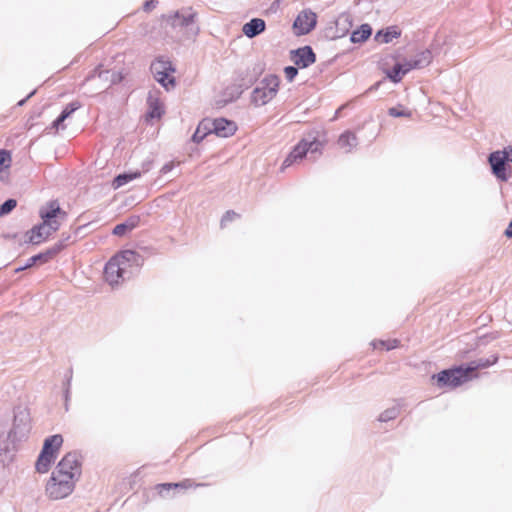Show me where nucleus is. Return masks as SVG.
I'll list each match as a JSON object with an SVG mask.
<instances>
[{"label": "nucleus", "instance_id": "obj_32", "mask_svg": "<svg viewBox=\"0 0 512 512\" xmlns=\"http://www.w3.org/2000/svg\"><path fill=\"white\" fill-rule=\"evenodd\" d=\"M38 262H40V263L48 262V259H47L46 255L44 254V252L30 257L27 260V262H26V264L24 266L19 267V268L16 269V272H20V271H23V270H25L27 268H30L33 265H35L36 263H38Z\"/></svg>", "mask_w": 512, "mask_h": 512}, {"label": "nucleus", "instance_id": "obj_29", "mask_svg": "<svg viewBox=\"0 0 512 512\" xmlns=\"http://www.w3.org/2000/svg\"><path fill=\"white\" fill-rule=\"evenodd\" d=\"M335 24L337 31L340 32L342 36L345 35L349 27L351 26L350 15L346 13L339 15L335 21Z\"/></svg>", "mask_w": 512, "mask_h": 512}, {"label": "nucleus", "instance_id": "obj_4", "mask_svg": "<svg viewBox=\"0 0 512 512\" xmlns=\"http://www.w3.org/2000/svg\"><path fill=\"white\" fill-rule=\"evenodd\" d=\"M32 429L30 412L26 408H17L14 411L12 428L8 433V439L12 443L21 442L29 437Z\"/></svg>", "mask_w": 512, "mask_h": 512}, {"label": "nucleus", "instance_id": "obj_40", "mask_svg": "<svg viewBox=\"0 0 512 512\" xmlns=\"http://www.w3.org/2000/svg\"><path fill=\"white\" fill-rule=\"evenodd\" d=\"M236 217H238V214L236 212L227 211L221 219V226H225L228 222L234 220Z\"/></svg>", "mask_w": 512, "mask_h": 512}, {"label": "nucleus", "instance_id": "obj_45", "mask_svg": "<svg viewBox=\"0 0 512 512\" xmlns=\"http://www.w3.org/2000/svg\"><path fill=\"white\" fill-rule=\"evenodd\" d=\"M35 92H36V91L34 90V91H32L31 93H29V94H28V96H27L26 98H24V99L20 100V101L17 103V105H18V106H23V105L25 104V102L27 101V99H29L30 97H32V96L35 94Z\"/></svg>", "mask_w": 512, "mask_h": 512}, {"label": "nucleus", "instance_id": "obj_19", "mask_svg": "<svg viewBox=\"0 0 512 512\" xmlns=\"http://www.w3.org/2000/svg\"><path fill=\"white\" fill-rule=\"evenodd\" d=\"M338 145L345 153H350L358 145V139L353 132L345 131L339 136Z\"/></svg>", "mask_w": 512, "mask_h": 512}, {"label": "nucleus", "instance_id": "obj_5", "mask_svg": "<svg viewBox=\"0 0 512 512\" xmlns=\"http://www.w3.org/2000/svg\"><path fill=\"white\" fill-rule=\"evenodd\" d=\"M279 79L274 75L263 78L252 91V102L262 106L271 101L277 94Z\"/></svg>", "mask_w": 512, "mask_h": 512}, {"label": "nucleus", "instance_id": "obj_12", "mask_svg": "<svg viewBox=\"0 0 512 512\" xmlns=\"http://www.w3.org/2000/svg\"><path fill=\"white\" fill-rule=\"evenodd\" d=\"M237 130L235 122L217 118L211 121V127H209V133H214L218 137L227 138L232 136Z\"/></svg>", "mask_w": 512, "mask_h": 512}, {"label": "nucleus", "instance_id": "obj_28", "mask_svg": "<svg viewBox=\"0 0 512 512\" xmlns=\"http://www.w3.org/2000/svg\"><path fill=\"white\" fill-rule=\"evenodd\" d=\"M140 172H130V173H123L119 174L117 177H115L113 181L114 188H120L127 183L131 182L132 180L140 177Z\"/></svg>", "mask_w": 512, "mask_h": 512}, {"label": "nucleus", "instance_id": "obj_34", "mask_svg": "<svg viewBox=\"0 0 512 512\" xmlns=\"http://www.w3.org/2000/svg\"><path fill=\"white\" fill-rule=\"evenodd\" d=\"M388 114L391 117H407L410 118L412 116V111L406 109L403 105H397L395 107H391L388 109Z\"/></svg>", "mask_w": 512, "mask_h": 512}, {"label": "nucleus", "instance_id": "obj_23", "mask_svg": "<svg viewBox=\"0 0 512 512\" xmlns=\"http://www.w3.org/2000/svg\"><path fill=\"white\" fill-rule=\"evenodd\" d=\"M371 33V26L369 24H362L357 30L352 32L350 40L353 43H362L371 36Z\"/></svg>", "mask_w": 512, "mask_h": 512}, {"label": "nucleus", "instance_id": "obj_48", "mask_svg": "<svg viewBox=\"0 0 512 512\" xmlns=\"http://www.w3.org/2000/svg\"><path fill=\"white\" fill-rule=\"evenodd\" d=\"M170 170H171V166H170V165H168V164H167V165H164V166H163V168H162V171H163L164 173H167V172H168V171H170Z\"/></svg>", "mask_w": 512, "mask_h": 512}, {"label": "nucleus", "instance_id": "obj_6", "mask_svg": "<svg viewBox=\"0 0 512 512\" xmlns=\"http://www.w3.org/2000/svg\"><path fill=\"white\" fill-rule=\"evenodd\" d=\"M76 480L65 479L52 472V475L46 485V494L52 500H59L69 496L75 488Z\"/></svg>", "mask_w": 512, "mask_h": 512}, {"label": "nucleus", "instance_id": "obj_27", "mask_svg": "<svg viewBox=\"0 0 512 512\" xmlns=\"http://www.w3.org/2000/svg\"><path fill=\"white\" fill-rule=\"evenodd\" d=\"M62 443L63 437L60 434H55L46 438L43 446H46L48 444V448L46 449V451L56 455V452L59 450Z\"/></svg>", "mask_w": 512, "mask_h": 512}, {"label": "nucleus", "instance_id": "obj_24", "mask_svg": "<svg viewBox=\"0 0 512 512\" xmlns=\"http://www.w3.org/2000/svg\"><path fill=\"white\" fill-rule=\"evenodd\" d=\"M192 484L190 482V480H185V481H182V482H179V483H162V484H158L156 486V490L158 491V493L165 497L167 495V493L171 490V489H178V488H181V489H187L189 487H191Z\"/></svg>", "mask_w": 512, "mask_h": 512}, {"label": "nucleus", "instance_id": "obj_7", "mask_svg": "<svg viewBox=\"0 0 512 512\" xmlns=\"http://www.w3.org/2000/svg\"><path fill=\"white\" fill-rule=\"evenodd\" d=\"M432 378H436L437 384L441 388H456L471 380V376L464 366L443 370L437 375H433Z\"/></svg>", "mask_w": 512, "mask_h": 512}, {"label": "nucleus", "instance_id": "obj_35", "mask_svg": "<svg viewBox=\"0 0 512 512\" xmlns=\"http://www.w3.org/2000/svg\"><path fill=\"white\" fill-rule=\"evenodd\" d=\"M399 414V409L397 407H391L383 411L380 415L378 420L380 422H387L392 419H395Z\"/></svg>", "mask_w": 512, "mask_h": 512}, {"label": "nucleus", "instance_id": "obj_49", "mask_svg": "<svg viewBox=\"0 0 512 512\" xmlns=\"http://www.w3.org/2000/svg\"><path fill=\"white\" fill-rule=\"evenodd\" d=\"M380 85V82L376 83L374 86L371 87V89H377Z\"/></svg>", "mask_w": 512, "mask_h": 512}, {"label": "nucleus", "instance_id": "obj_14", "mask_svg": "<svg viewBox=\"0 0 512 512\" xmlns=\"http://www.w3.org/2000/svg\"><path fill=\"white\" fill-rule=\"evenodd\" d=\"M147 104H148V112H147V118L150 119H159L164 110L162 102L160 101L158 97V92H150L147 98Z\"/></svg>", "mask_w": 512, "mask_h": 512}, {"label": "nucleus", "instance_id": "obj_11", "mask_svg": "<svg viewBox=\"0 0 512 512\" xmlns=\"http://www.w3.org/2000/svg\"><path fill=\"white\" fill-rule=\"evenodd\" d=\"M316 22V14L311 10H304L295 19L293 27L297 35H305L315 27Z\"/></svg>", "mask_w": 512, "mask_h": 512}, {"label": "nucleus", "instance_id": "obj_38", "mask_svg": "<svg viewBox=\"0 0 512 512\" xmlns=\"http://www.w3.org/2000/svg\"><path fill=\"white\" fill-rule=\"evenodd\" d=\"M109 74H110V72L108 70L101 71L99 69H94L91 72V74L86 78V80H91V79L95 78L96 76L107 80Z\"/></svg>", "mask_w": 512, "mask_h": 512}, {"label": "nucleus", "instance_id": "obj_33", "mask_svg": "<svg viewBox=\"0 0 512 512\" xmlns=\"http://www.w3.org/2000/svg\"><path fill=\"white\" fill-rule=\"evenodd\" d=\"M371 345L374 349H385L387 351L392 350L399 345V341L397 339H391V340H378L371 342Z\"/></svg>", "mask_w": 512, "mask_h": 512}, {"label": "nucleus", "instance_id": "obj_50", "mask_svg": "<svg viewBox=\"0 0 512 512\" xmlns=\"http://www.w3.org/2000/svg\"><path fill=\"white\" fill-rule=\"evenodd\" d=\"M70 382H71V377L68 379V382H67L68 386L70 385Z\"/></svg>", "mask_w": 512, "mask_h": 512}, {"label": "nucleus", "instance_id": "obj_44", "mask_svg": "<svg viewBox=\"0 0 512 512\" xmlns=\"http://www.w3.org/2000/svg\"><path fill=\"white\" fill-rule=\"evenodd\" d=\"M121 79H122V77L120 76V74H118V73H116V72H113V73L111 74V80H110V82H111V84H115V83L120 82V81H121Z\"/></svg>", "mask_w": 512, "mask_h": 512}, {"label": "nucleus", "instance_id": "obj_42", "mask_svg": "<svg viewBox=\"0 0 512 512\" xmlns=\"http://www.w3.org/2000/svg\"><path fill=\"white\" fill-rule=\"evenodd\" d=\"M400 66L403 68V72L405 75L411 70L417 69L416 67H414V62L412 61V59L404 60L402 63H400Z\"/></svg>", "mask_w": 512, "mask_h": 512}, {"label": "nucleus", "instance_id": "obj_9", "mask_svg": "<svg viewBox=\"0 0 512 512\" xmlns=\"http://www.w3.org/2000/svg\"><path fill=\"white\" fill-rule=\"evenodd\" d=\"M174 71L175 69L168 60L157 59L151 64V72L154 75L155 80L166 90H169L170 87H174L175 80L174 77L171 76Z\"/></svg>", "mask_w": 512, "mask_h": 512}, {"label": "nucleus", "instance_id": "obj_13", "mask_svg": "<svg viewBox=\"0 0 512 512\" xmlns=\"http://www.w3.org/2000/svg\"><path fill=\"white\" fill-rule=\"evenodd\" d=\"M292 60L295 65L306 68L315 62L316 56L311 47L304 46L292 51Z\"/></svg>", "mask_w": 512, "mask_h": 512}, {"label": "nucleus", "instance_id": "obj_22", "mask_svg": "<svg viewBox=\"0 0 512 512\" xmlns=\"http://www.w3.org/2000/svg\"><path fill=\"white\" fill-rule=\"evenodd\" d=\"M498 360V357L497 356H491L490 358H481V359H478L476 361H473L471 362L468 366H466V370L468 372V374L471 376V378L473 377V372H475L477 369H480V368H487L493 364H495Z\"/></svg>", "mask_w": 512, "mask_h": 512}, {"label": "nucleus", "instance_id": "obj_2", "mask_svg": "<svg viewBox=\"0 0 512 512\" xmlns=\"http://www.w3.org/2000/svg\"><path fill=\"white\" fill-rule=\"evenodd\" d=\"M39 216L42 223L32 227L27 233V242L40 244L45 241L52 233L60 228L59 218L64 219L66 213L61 210L57 201L52 200L39 209Z\"/></svg>", "mask_w": 512, "mask_h": 512}, {"label": "nucleus", "instance_id": "obj_47", "mask_svg": "<svg viewBox=\"0 0 512 512\" xmlns=\"http://www.w3.org/2000/svg\"><path fill=\"white\" fill-rule=\"evenodd\" d=\"M507 148V156H508V162L512 163V147L508 146Z\"/></svg>", "mask_w": 512, "mask_h": 512}, {"label": "nucleus", "instance_id": "obj_18", "mask_svg": "<svg viewBox=\"0 0 512 512\" xmlns=\"http://www.w3.org/2000/svg\"><path fill=\"white\" fill-rule=\"evenodd\" d=\"M47 448H48V444L46 446H43L42 451H41V453L37 459V462H36V470L39 473L48 472L51 463L56 458V455L46 451Z\"/></svg>", "mask_w": 512, "mask_h": 512}, {"label": "nucleus", "instance_id": "obj_39", "mask_svg": "<svg viewBox=\"0 0 512 512\" xmlns=\"http://www.w3.org/2000/svg\"><path fill=\"white\" fill-rule=\"evenodd\" d=\"M285 77L288 81H292L298 74V70L294 66H288L284 69Z\"/></svg>", "mask_w": 512, "mask_h": 512}, {"label": "nucleus", "instance_id": "obj_15", "mask_svg": "<svg viewBox=\"0 0 512 512\" xmlns=\"http://www.w3.org/2000/svg\"><path fill=\"white\" fill-rule=\"evenodd\" d=\"M266 28V23L261 18H253L242 27L243 34L248 38H254L261 34Z\"/></svg>", "mask_w": 512, "mask_h": 512}, {"label": "nucleus", "instance_id": "obj_31", "mask_svg": "<svg viewBox=\"0 0 512 512\" xmlns=\"http://www.w3.org/2000/svg\"><path fill=\"white\" fill-rule=\"evenodd\" d=\"M208 122H201L197 127L196 131L192 135V141L195 143H200L204 137L209 133Z\"/></svg>", "mask_w": 512, "mask_h": 512}, {"label": "nucleus", "instance_id": "obj_46", "mask_svg": "<svg viewBox=\"0 0 512 512\" xmlns=\"http://www.w3.org/2000/svg\"><path fill=\"white\" fill-rule=\"evenodd\" d=\"M504 234L507 236V237H512V220L510 221L508 227L506 228Z\"/></svg>", "mask_w": 512, "mask_h": 512}, {"label": "nucleus", "instance_id": "obj_25", "mask_svg": "<svg viewBox=\"0 0 512 512\" xmlns=\"http://www.w3.org/2000/svg\"><path fill=\"white\" fill-rule=\"evenodd\" d=\"M432 53L429 49L423 50L419 53H417L413 58L412 61L414 62V67L417 69L424 68L428 66L432 61Z\"/></svg>", "mask_w": 512, "mask_h": 512}, {"label": "nucleus", "instance_id": "obj_36", "mask_svg": "<svg viewBox=\"0 0 512 512\" xmlns=\"http://www.w3.org/2000/svg\"><path fill=\"white\" fill-rule=\"evenodd\" d=\"M17 205L15 199H8L0 206V217L9 214Z\"/></svg>", "mask_w": 512, "mask_h": 512}, {"label": "nucleus", "instance_id": "obj_41", "mask_svg": "<svg viewBox=\"0 0 512 512\" xmlns=\"http://www.w3.org/2000/svg\"><path fill=\"white\" fill-rule=\"evenodd\" d=\"M8 451V445L5 440L2 439V433L0 432V462H4V457Z\"/></svg>", "mask_w": 512, "mask_h": 512}, {"label": "nucleus", "instance_id": "obj_26", "mask_svg": "<svg viewBox=\"0 0 512 512\" xmlns=\"http://www.w3.org/2000/svg\"><path fill=\"white\" fill-rule=\"evenodd\" d=\"M11 154L7 150H0V180L7 178V171L11 166Z\"/></svg>", "mask_w": 512, "mask_h": 512}, {"label": "nucleus", "instance_id": "obj_17", "mask_svg": "<svg viewBox=\"0 0 512 512\" xmlns=\"http://www.w3.org/2000/svg\"><path fill=\"white\" fill-rule=\"evenodd\" d=\"M139 222L140 217L137 215H132L128 217L124 222L117 224L113 229V234L119 237L124 236L127 232L136 228Z\"/></svg>", "mask_w": 512, "mask_h": 512}, {"label": "nucleus", "instance_id": "obj_37", "mask_svg": "<svg viewBox=\"0 0 512 512\" xmlns=\"http://www.w3.org/2000/svg\"><path fill=\"white\" fill-rule=\"evenodd\" d=\"M64 245L62 242L56 243L53 247L49 248L44 252L48 261L52 259L55 255H57L62 249Z\"/></svg>", "mask_w": 512, "mask_h": 512}, {"label": "nucleus", "instance_id": "obj_3", "mask_svg": "<svg viewBox=\"0 0 512 512\" xmlns=\"http://www.w3.org/2000/svg\"><path fill=\"white\" fill-rule=\"evenodd\" d=\"M322 150L323 142L320 140L316 138H313L312 140L302 139L285 158L282 164V169L298 163L306 156L314 161L322 154Z\"/></svg>", "mask_w": 512, "mask_h": 512}, {"label": "nucleus", "instance_id": "obj_20", "mask_svg": "<svg viewBox=\"0 0 512 512\" xmlns=\"http://www.w3.org/2000/svg\"><path fill=\"white\" fill-rule=\"evenodd\" d=\"M401 31L397 26H389L386 29L379 30L375 34V40L380 43H390L394 39L400 37Z\"/></svg>", "mask_w": 512, "mask_h": 512}, {"label": "nucleus", "instance_id": "obj_16", "mask_svg": "<svg viewBox=\"0 0 512 512\" xmlns=\"http://www.w3.org/2000/svg\"><path fill=\"white\" fill-rule=\"evenodd\" d=\"M195 16L196 14L193 12H189L188 14H181L177 11L172 15H169L167 21L173 27H187L194 22Z\"/></svg>", "mask_w": 512, "mask_h": 512}, {"label": "nucleus", "instance_id": "obj_10", "mask_svg": "<svg viewBox=\"0 0 512 512\" xmlns=\"http://www.w3.org/2000/svg\"><path fill=\"white\" fill-rule=\"evenodd\" d=\"M488 162L491 166L492 173L498 180L503 182L508 180L509 175L506 171V163L508 162L507 148L490 153Z\"/></svg>", "mask_w": 512, "mask_h": 512}, {"label": "nucleus", "instance_id": "obj_8", "mask_svg": "<svg viewBox=\"0 0 512 512\" xmlns=\"http://www.w3.org/2000/svg\"><path fill=\"white\" fill-rule=\"evenodd\" d=\"M53 472L65 479L72 478L77 481L81 474L80 455L77 452L67 453Z\"/></svg>", "mask_w": 512, "mask_h": 512}, {"label": "nucleus", "instance_id": "obj_30", "mask_svg": "<svg viewBox=\"0 0 512 512\" xmlns=\"http://www.w3.org/2000/svg\"><path fill=\"white\" fill-rule=\"evenodd\" d=\"M385 74L393 83L400 82L403 76H405L400 63H396L392 69L385 70Z\"/></svg>", "mask_w": 512, "mask_h": 512}, {"label": "nucleus", "instance_id": "obj_1", "mask_svg": "<svg viewBox=\"0 0 512 512\" xmlns=\"http://www.w3.org/2000/svg\"><path fill=\"white\" fill-rule=\"evenodd\" d=\"M142 265V257L135 251L124 250L114 255L105 265L104 277L107 283L118 286L129 279L134 270Z\"/></svg>", "mask_w": 512, "mask_h": 512}, {"label": "nucleus", "instance_id": "obj_43", "mask_svg": "<svg viewBox=\"0 0 512 512\" xmlns=\"http://www.w3.org/2000/svg\"><path fill=\"white\" fill-rule=\"evenodd\" d=\"M157 5V1L155 0H149V1H146L144 3V6H143V9L146 11V12H149L151 11L152 9H154Z\"/></svg>", "mask_w": 512, "mask_h": 512}, {"label": "nucleus", "instance_id": "obj_21", "mask_svg": "<svg viewBox=\"0 0 512 512\" xmlns=\"http://www.w3.org/2000/svg\"><path fill=\"white\" fill-rule=\"evenodd\" d=\"M80 108L79 102H71L69 103L61 112V114L58 116L57 119H55L52 123V127L58 130L61 126V124L77 109Z\"/></svg>", "mask_w": 512, "mask_h": 512}]
</instances>
